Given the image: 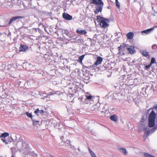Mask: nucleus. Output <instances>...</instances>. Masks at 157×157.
I'll use <instances>...</instances> for the list:
<instances>
[{
    "label": "nucleus",
    "instance_id": "9b49d317",
    "mask_svg": "<svg viewBox=\"0 0 157 157\" xmlns=\"http://www.w3.org/2000/svg\"><path fill=\"white\" fill-rule=\"evenodd\" d=\"M76 33L79 34L84 35L87 33L86 31L85 30L78 29L76 31Z\"/></svg>",
    "mask_w": 157,
    "mask_h": 157
},
{
    "label": "nucleus",
    "instance_id": "423d86ee",
    "mask_svg": "<svg viewBox=\"0 0 157 157\" xmlns=\"http://www.w3.org/2000/svg\"><path fill=\"white\" fill-rule=\"evenodd\" d=\"M25 113L26 114V115L29 117L31 118L33 121V124L34 125L38 123L39 122V121H36V120L33 119L32 117L33 116L31 113H29L27 112H26Z\"/></svg>",
    "mask_w": 157,
    "mask_h": 157
},
{
    "label": "nucleus",
    "instance_id": "b1692460",
    "mask_svg": "<svg viewBox=\"0 0 157 157\" xmlns=\"http://www.w3.org/2000/svg\"><path fill=\"white\" fill-rule=\"evenodd\" d=\"M125 48L124 46L121 45L119 47H118V49L119 52H121L122 50H124ZM120 52H119V53Z\"/></svg>",
    "mask_w": 157,
    "mask_h": 157
},
{
    "label": "nucleus",
    "instance_id": "dca6fc26",
    "mask_svg": "<svg viewBox=\"0 0 157 157\" xmlns=\"http://www.w3.org/2000/svg\"><path fill=\"white\" fill-rule=\"evenodd\" d=\"M134 33L133 32H129L126 35V36L128 39H132L133 37Z\"/></svg>",
    "mask_w": 157,
    "mask_h": 157
},
{
    "label": "nucleus",
    "instance_id": "c756f323",
    "mask_svg": "<svg viewBox=\"0 0 157 157\" xmlns=\"http://www.w3.org/2000/svg\"><path fill=\"white\" fill-rule=\"evenodd\" d=\"M152 48L154 50H156L157 49V45L154 44L152 46Z\"/></svg>",
    "mask_w": 157,
    "mask_h": 157
},
{
    "label": "nucleus",
    "instance_id": "20e7f679",
    "mask_svg": "<svg viewBox=\"0 0 157 157\" xmlns=\"http://www.w3.org/2000/svg\"><path fill=\"white\" fill-rule=\"evenodd\" d=\"M63 17L65 20H71L72 19V16L68 13H64L63 14Z\"/></svg>",
    "mask_w": 157,
    "mask_h": 157
},
{
    "label": "nucleus",
    "instance_id": "f257e3e1",
    "mask_svg": "<svg viewBox=\"0 0 157 157\" xmlns=\"http://www.w3.org/2000/svg\"><path fill=\"white\" fill-rule=\"evenodd\" d=\"M90 4H93L97 6L96 7V10L94 11L95 14H98L101 12L104 5V3L101 0H91Z\"/></svg>",
    "mask_w": 157,
    "mask_h": 157
},
{
    "label": "nucleus",
    "instance_id": "f3484780",
    "mask_svg": "<svg viewBox=\"0 0 157 157\" xmlns=\"http://www.w3.org/2000/svg\"><path fill=\"white\" fill-rule=\"evenodd\" d=\"M86 98L89 101H92L93 100V97L91 95L88 94L87 93L86 95Z\"/></svg>",
    "mask_w": 157,
    "mask_h": 157
},
{
    "label": "nucleus",
    "instance_id": "c85d7f7f",
    "mask_svg": "<svg viewBox=\"0 0 157 157\" xmlns=\"http://www.w3.org/2000/svg\"><path fill=\"white\" fill-rule=\"evenodd\" d=\"M155 59L154 58H152L151 59V63H150V64H151V65L154 63L155 62Z\"/></svg>",
    "mask_w": 157,
    "mask_h": 157
},
{
    "label": "nucleus",
    "instance_id": "72a5a7b5",
    "mask_svg": "<svg viewBox=\"0 0 157 157\" xmlns=\"http://www.w3.org/2000/svg\"><path fill=\"white\" fill-rule=\"evenodd\" d=\"M66 143H67L68 144H70V141L69 140H67L66 141Z\"/></svg>",
    "mask_w": 157,
    "mask_h": 157
},
{
    "label": "nucleus",
    "instance_id": "4c0bfd02",
    "mask_svg": "<svg viewBox=\"0 0 157 157\" xmlns=\"http://www.w3.org/2000/svg\"><path fill=\"white\" fill-rule=\"evenodd\" d=\"M50 157H54L53 156H52V155H51Z\"/></svg>",
    "mask_w": 157,
    "mask_h": 157
},
{
    "label": "nucleus",
    "instance_id": "f03ea898",
    "mask_svg": "<svg viewBox=\"0 0 157 157\" xmlns=\"http://www.w3.org/2000/svg\"><path fill=\"white\" fill-rule=\"evenodd\" d=\"M156 113L153 110L150 113L148 117V126L150 127H153L155 124Z\"/></svg>",
    "mask_w": 157,
    "mask_h": 157
},
{
    "label": "nucleus",
    "instance_id": "58836bf2",
    "mask_svg": "<svg viewBox=\"0 0 157 157\" xmlns=\"http://www.w3.org/2000/svg\"><path fill=\"white\" fill-rule=\"evenodd\" d=\"M3 24H3V23H2L1 24H0V25H3Z\"/></svg>",
    "mask_w": 157,
    "mask_h": 157
},
{
    "label": "nucleus",
    "instance_id": "a19ab883",
    "mask_svg": "<svg viewBox=\"0 0 157 157\" xmlns=\"http://www.w3.org/2000/svg\"><path fill=\"white\" fill-rule=\"evenodd\" d=\"M30 1H31L32 0H30Z\"/></svg>",
    "mask_w": 157,
    "mask_h": 157
},
{
    "label": "nucleus",
    "instance_id": "39448f33",
    "mask_svg": "<svg viewBox=\"0 0 157 157\" xmlns=\"http://www.w3.org/2000/svg\"><path fill=\"white\" fill-rule=\"evenodd\" d=\"M44 111L42 110H39V109L37 108L34 111V113L36 114L37 116H43L44 113Z\"/></svg>",
    "mask_w": 157,
    "mask_h": 157
},
{
    "label": "nucleus",
    "instance_id": "a878e982",
    "mask_svg": "<svg viewBox=\"0 0 157 157\" xmlns=\"http://www.w3.org/2000/svg\"><path fill=\"white\" fill-rule=\"evenodd\" d=\"M4 24L2 25H0V26L2 27H5V26H6L8 25H7V21L6 20H4Z\"/></svg>",
    "mask_w": 157,
    "mask_h": 157
},
{
    "label": "nucleus",
    "instance_id": "7ed1b4c3",
    "mask_svg": "<svg viewBox=\"0 0 157 157\" xmlns=\"http://www.w3.org/2000/svg\"><path fill=\"white\" fill-rule=\"evenodd\" d=\"M97 19L98 20L100 19H101L100 25L103 28H105L109 26L108 24L109 21V19L101 17L100 16H97Z\"/></svg>",
    "mask_w": 157,
    "mask_h": 157
},
{
    "label": "nucleus",
    "instance_id": "1a4fd4ad",
    "mask_svg": "<svg viewBox=\"0 0 157 157\" xmlns=\"http://www.w3.org/2000/svg\"><path fill=\"white\" fill-rule=\"evenodd\" d=\"M63 94V93L60 92L59 91H52L51 92H49L48 94L46 96L47 97H48V96L53 95L55 94H57L59 95H60Z\"/></svg>",
    "mask_w": 157,
    "mask_h": 157
},
{
    "label": "nucleus",
    "instance_id": "ddd939ff",
    "mask_svg": "<svg viewBox=\"0 0 157 157\" xmlns=\"http://www.w3.org/2000/svg\"><path fill=\"white\" fill-rule=\"evenodd\" d=\"M140 53L141 54H142L143 55V56H144L148 58H150V56L148 54V52H147L146 50H141V51H140Z\"/></svg>",
    "mask_w": 157,
    "mask_h": 157
},
{
    "label": "nucleus",
    "instance_id": "2eb2a0df",
    "mask_svg": "<svg viewBox=\"0 0 157 157\" xmlns=\"http://www.w3.org/2000/svg\"><path fill=\"white\" fill-rule=\"evenodd\" d=\"M154 28H151L144 30L142 32V34L143 35L147 34H149L151 31L153 30Z\"/></svg>",
    "mask_w": 157,
    "mask_h": 157
},
{
    "label": "nucleus",
    "instance_id": "473e14b6",
    "mask_svg": "<svg viewBox=\"0 0 157 157\" xmlns=\"http://www.w3.org/2000/svg\"><path fill=\"white\" fill-rule=\"evenodd\" d=\"M153 109L155 110L157 112V105L154 106L153 107Z\"/></svg>",
    "mask_w": 157,
    "mask_h": 157
},
{
    "label": "nucleus",
    "instance_id": "0eeeda50",
    "mask_svg": "<svg viewBox=\"0 0 157 157\" xmlns=\"http://www.w3.org/2000/svg\"><path fill=\"white\" fill-rule=\"evenodd\" d=\"M64 33L68 37L70 38H71V39H75L76 37H74L73 35H71L70 34L69 32L67 30H64Z\"/></svg>",
    "mask_w": 157,
    "mask_h": 157
},
{
    "label": "nucleus",
    "instance_id": "f704fd0d",
    "mask_svg": "<svg viewBox=\"0 0 157 157\" xmlns=\"http://www.w3.org/2000/svg\"><path fill=\"white\" fill-rule=\"evenodd\" d=\"M82 40L81 39H79L78 40H77V43H79V42H80V43H81V41H82Z\"/></svg>",
    "mask_w": 157,
    "mask_h": 157
},
{
    "label": "nucleus",
    "instance_id": "9d476101",
    "mask_svg": "<svg viewBox=\"0 0 157 157\" xmlns=\"http://www.w3.org/2000/svg\"><path fill=\"white\" fill-rule=\"evenodd\" d=\"M127 48L129 52L131 54H133L135 52V49L133 47L131 46H128L127 47Z\"/></svg>",
    "mask_w": 157,
    "mask_h": 157
},
{
    "label": "nucleus",
    "instance_id": "a211bd4d",
    "mask_svg": "<svg viewBox=\"0 0 157 157\" xmlns=\"http://www.w3.org/2000/svg\"><path fill=\"white\" fill-rule=\"evenodd\" d=\"M110 119L113 121H116L117 120V116L115 115H113L110 117Z\"/></svg>",
    "mask_w": 157,
    "mask_h": 157
},
{
    "label": "nucleus",
    "instance_id": "6ab92c4d",
    "mask_svg": "<svg viewBox=\"0 0 157 157\" xmlns=\"http://www.w3.org/2000/svg\"><path fill=\"white\" fill-rule=\"evenodd\" d=\"M121 152L124 155H126L127 153V151L126 149L124 148H121L120 149Z\"/></svg>",
    "mask_w": 157,
    "mask_h": 157
},
{
    "label": "nucleus",
    "instance_id": "f8f14e48",
    "mask_svg": "<svg viewBox=\"0 0 157 157\" xmlns=\"http://www.w3.org/2000/svg\"><path fill=\"white\" fill-rule=\"evenodd\" d=\"M102 58L100 56L97 57V61L94 64V65H97L100 64L102 61Z\"/></svg>",
    "mask_w": 157,
    "mask_h": 157
},
{
    "label": "nucleus",
    "instance_id": "7c9ffc66",
    "mask_svg": "<svg viewBox=\"0 0 157 157\" xmlns=\"http://www.w3.org/2000/svg\"><path fill=\"white\" fill-rule=\"evenodd\" d=\"M1 139V140L3 141V142L5 143L6 144H7L6 142V139L5 138L3 137H0Z\"/></svg>",
    "mask_w": 157,
    "mask_h": 157
},
{
    "label": "nucleus",
    "instance_id": "ea45409f",
    "mask_svg": "<svg viewBox=\"0 0 157 157\" xmlns=\"http://www.w3.org/2000/svg\"><path fill=\"white\" fill-rule=\"evenodd\" d=\"M12 157H14V156H13V155H12Z\"/></svg>",
    "mask_w": 157,
    "mask_h": 157
},
{
    "label": "nucleus",
    "instance_id": "e433bc0d",
    "mask_svg": "<svg viewBox=\"0 0 157 157\" xmlns=\"http://www.w3.org/2000/svg\"><path fill=\"white\" fill-rule=\"evenodd\" d=\"M78 99L79 101H81L83 99V98H82V97L79 98Z\"/></svg>",
    "mask_w": 157,
    "mask_h": 157
},
{
    "label": "nucleus",
    "instance_id": "c9c22d12",
    "mask_svg": "<svg viewBox=\"0 0 157 157\" xmlns=\"http://www.w3.org/2000/svg\"><path fill=\"white\" fill-rule=\"evenodd\" d=\"M61 140L62 141H63L64 137L63 136H62L61 137Z\"/></svg>",
    "mask_w": 157,
    "mask_h": 157
},
{
    "label": "nucleus",
    "instance_id": "412c9836",
    "mask_svg": "<svg viewBox=\"0 0 157 157\" xmlns=\"http://www.w3.org/2000/svg\"><path fill=\"white\" fill-rule=\"evenodd\" d=\"M9 136V134L7 132H4V133H2L1 136H0V137H3L5 138L7 136Z\"/></svg>",
    "mask_w": 157,
    "mask_h": 157
},
{
    "label": "nucleus",
    "instance_id": "aec40b11",
    "mask_svg": "<svg viewBox=\"0 0 157 157\" xmlns=\"http://www.w3.org/2000/svg\"><path fill=\"white\" fill-rule=\"evenodd\" d=\"M85 56V55H83L81 56H80L78 58V62H79L81 63H82V61L83 59H84V56Z\"/></svg>",
    "mask_w": 157,
    "mask_h": 157
},
{
    "label": "nucleus",
    "instance_id": "2f4dec72",
    "mask_svg": "<svg viewBox=\"0 0 157 157\" xmlns=\"http://www.w3.org/2000/svg\"><path fill=\"white\" fill-rule=\"evenodd\" d=\"M151 64H150L149 65H146L145 66V68L147 70L149 69L150 67H151Z\"/></svg>",
    "mask_w": 157,
    "mask_h": 157
},
{
    "label": "nucleus",
    "instance_id": "393cba45",
    "mask_svg": "<svg viewBox=\"0 0 157 157\" xmlns=\"http://www.w3.org/2000/svg\"><path fill=\"white\" fill-rule=\"evenodd\" d=\"M147 88H148V86L146 88H143L142 89V91H141V94H143V95H145L146 94V90H147Z\"/></svg>",
    "mask_w": 157,
    "mask_h": 157
},
{
    "label": "nucleus",
    "instance_id": "cd10ccee",
    "mask_svg": "<svg viewBox=\"0 0 157 157\" xmlns=\"http://www.w3.org/2000/svg\"><path fill=\"white\" fill-rule=\"evenodd\" d=\"M115 1L117 7H118V8H119L120 7V3L118 2V0H115Z\"/></svg>",
    "mask_w": 157,
    "mask_h": 157
},
{
    "label": "nucleus",
    "instance_id": "bb28decb",
    "mask_svg": "<svg viewBox=\"0 0 157 157\" xmlns=\"http://www.w3.org/2000/svg\"><path fill=\"white\" fill-rule=\"evenodd\" d=\"M4 24L2 25H0V26L2 27H5V26H6L8 25H7V21L6 20H4Z\"/></svg>",
    "mask_w": 157,
    "mask_h": 157
},
{
    "label": "nucleus",
    "instance_id": "6e6552de",
    "mask_svg": "<svg viewBox=\"0 0 157 157\" xmlns=\"http://www.w3.org/2000/svg\"><path fill=\"white\" fill-rule=\"evenodd\" d=\"M23 17L19 16L13 17L10 19L8 24H11L13 21H15L17 19H21Z\"/></svg>",
    "mask_w": 157,
    "mask_h": 157
},
{
    "label": "nucleus",
    "instance_id": "4468645a",
    "mask_svg": "<svg viewBox=\"0 0 157 157\" xmlns=\"http://www.w3.org/2000/svg\"><path fill=\"white\" fill-rule=\"evenodd\" d=\"M28 47L26 45L21 44L19 48V50L21 52H25L28 49Z\"/></svg>",
    "mask_w": 157,
    "mask_h": 157
},
{
    "label": "nucleus",
    "instance_id": "5701e85b",
    "mask_svg": "<svg viewBox=\"0 0 157 157\" xmlns=\"http://www.w3.org/2000/svg\"><path fill=\"white\" fill-rule=\"evenodd\" d=\"M88 150L90 154L93 157H95L96 156L95 154L90 148H88Z\"/></svg>",
    "mask_w": 157,
    "mask_h": 157
},
{
    "label": "nucleus",
    "instance_id": "4be33fe9",
    "mask_svg": "<svg viewBox=\"0 0 157 157\" xmlns=\"http://www.w3.org/2000/svg\"><path fill=\"white\" fill-rule=\"evenodd\" d=\"M143 155L144 157H155V156L146 152L144 153Z\"/></svg>",
    "mask_w": 157,
    "mask_h": 157
}]
</instances>
